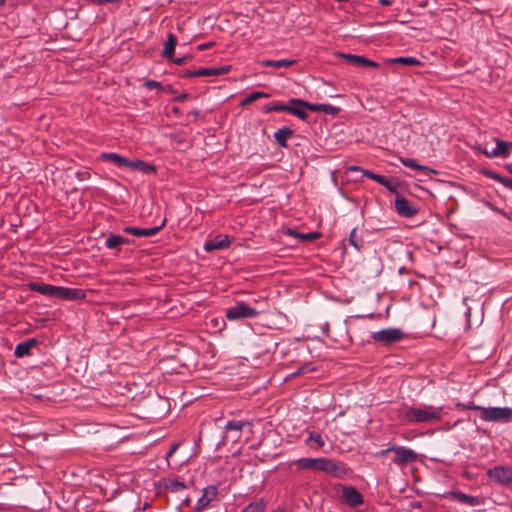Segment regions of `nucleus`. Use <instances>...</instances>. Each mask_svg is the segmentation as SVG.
I'll list each match as a JSON object with an SVG mask.
<instances>
[{
    "mask_svg": "<svg viewBox=\"0 0 512 512\" xmlns=\"http://www.w3.org/2000/svg\"><path fill=\"white\" fill-rule=\"evenodd\" d=\"M339 56L341 58L347 60L348 62L358 65V66H362V63L364 61V56H360V55L340 53Z\"/></svg>",
    "mask_w": 512,
    "mask_h": 512,
    "instance_id": "2f4dec72",
    "label": "nucleus"
},
{
    "mask_svg": "<svg viewBox=\"0 0 512 512\" xmlns=\"http://www.w3.org/2000/svg\"><path fill=\"white\" fill-rule=\"evenodd\" d=\"M162 91L167 92V93H173L174 92L173 87L171 85L163 86V90Z\"/></svg>",
    "mask_w": 512,
    "mask_h": 512,
    "instance_id": "6e6d98bb",
    "label": "nucleus"
},
{
    "mask_svg": "<svg viewBox=\"0 0 512 512\" xmlns=\"http://www.w3.org/2000/svg\"><path fill=\"white\" fill-rule=\"evenodd\" d=\"M137 171H140L143 174H150V173H154L156 171V168H155V166L148 164L141 160V165H139V168Z\"/></svg>",
    "mask_w": 512,
    "mask_h": 512,
    "instance_id": "c9c22d12",
    "label": "nucleus"
},
{
    "mask_svg": "<svg viewBox=\"0 0 512 512\" xmlns=\"http://www.w3.org/2000/svg\"><path fill=\"white\" fill-rule=\"evenodd\" d=\"M342 498L351 507H357L363 503V497L358 490L351 486L342 488Z\"/></svg>",
    "mask_w": 512,
    "mask_h": 512,
    "instance_id": "ddd939ff",
    "label": "nucleus"
},
{
    "mask_svg": "<svg viewBox=\"0 0 512 512\" xmlns=\"http://www.w3.org/2000/svg\"><path fill=\"white\" fill-rule=\"evenodd\" d=\"M380 4L383 6H389L391 4L390 0H379Z\"/></svg>",
    "mask_w": 512,
    "mask_h": 512,
    "instance_id": "13d9d810",
    "label": "nucleus"
},
{
    "mask_svg": "<svg viewBox=\"0 0 512 512\" xmlns=\"http://www.w3.org/2000/svg\"><path fill=\"white\" fill-rule=\"evenodd\" d=\"M296 63V60L291 59H280V60H264L261 62L263 66L266 67H274V68H281V67H288Z\"/></svg>",
    "mask_w": 512,
    "mask_h": 512,
    "instance_id": "5701e85b",
    "label": "nucleus"
},
{
    "mask_svg": "<svg viewBox=\"0 0 512 512\" xmlns=\"http://www.w3.org/2000/svg\"><path fill=\"white\" fill-rule=\"evenodd\" d=\"M37 344L35 338L27 339L26 341L20 342L16 345L14 354L18 358H22L30 354L31 349Z\"/></svg>",
    "mask_w": 512,
    "mask_h": 512,
    "instance_id": "dca6fc26",
    "label": "nucleus"
},
{
    "mask_svg": "<svg viewBox=\"0 0 512 512\" xmlns=\"http://www.w3.org/2000/svg\"><path fill=\"white\" fill-rule=\"evenodd\" d=\"M6 0H0V6L5 3Z\"/></svg>",
    "mask_w": 512,
    "mask_h": 512,
    "instance_id": "0e129e2a",
    "label": "nucleus"
},
{
    "mask_svg": "<svg viewBox=\"0 0 512 512\" xmlns=\"http://www.w3.org/2000/svg\"><path fill=\"white\" fill-rule=\"evenodd\" d=\"M268 97H270V95L268 93H265L262 91H255V92H252L251 94H249L246 98H244L241 102V105L246 106L260 98H268Z\"/></svg>",
    "mask_w": 512,
    "mask_h": 512,
    "instance_id": "a878e982",
    "label": "nucleus"
},
{
    "mask_svg": "<svg viewBox=\"0 0 512 512\" xmlns=\"http://www.w3.org/2000/svg\"><path fill=\"white\" fill-rule=\"evenodd\" d=\"M403 332L398 328H387L382 329L380 331L374 332L372 334V339L375 341L381 342L383 344L389 345L395 343L403 338Z\"/></svg>",
    "mask_w": 512,
    "mask_h": 512,
    "instance_id": "423d86ee",
    "label": "nucleus"
},
{
    "mask_svg": "<svg viewBox=\"0 0 512 512\" xmlns=\"http://www.w3.org/2000/svg\"><path fill=\"white\" fill-rule=\"evenodd\" d=\"M57 292H58V286H54V285H48V287L46 288V292H45V296H49V297H53V298H56L57 297Z\"/></svg>",
    "mask_w": 512,
    "mask_h": 512,
    "instance_id": "a19ab883",
    "label": "nucleus"
},
{
    "mask_svg": "<svg viewBox=\"0 0 512 512\" xmlns=\"http://www.w3.org/2000/svg\"><path fill=\"white\" fill-rule=\"evenodd\" d=\"M188 98H189V94L188 93H182L179 96L175 97L174 101L183 102V101L187 100Z\"/></svg>",
    "mask_w": 512,
    "mask_h": 512,
    "instance_id": "3c124183",
    "label": "nucleus"
},
{
    "mask_svg": "<svg viewBox=\"0 0 512 512\" xmlns=\"http://www.w3.org/2000/svg\"><path fill=\"white\" fill-rule=\"evenodd\" d=\"M101 158L106 161L112 162L117 167H125V163H126V159H127V158H125L119 154H116V153H102Z\"/></svg>",
    "mask_w": 512,
    "mask_h": 512,
    "instance_id": "4be33fe9",
    "label": "nucleus"
},
{
    "mask_svg": "<svg viewBox=\"0 0 512 512\" xmlns=\"http://www.w3.org/2000/svg\"><path fill=\"white\" fill-rule=\"evenodd\" d=\"M144 86L148 89L157 88L163 90V86L160 82H157L155 80H148L144 83Z\"/></svg>",
    "mask_w": 512,
    "mask_h": 512,
    "instance_id": "79ce46f5",
    "label": "nucleus"
},
{
    "mask_svg": "<svg viewBox=\"0 0 512 512\" xmlns=\"http://www.w3.org/2000/svg\"><path fill=\"white\" fill-rule=\"evenodd\" d=\"M306 371H308V367H306V366L300 367L297 371H295L294 373L291 374V377L303 374Z\"/></svg>",
    "mask_w": 512,
    "mask_h": 512,
    "instance_id": "864d4df0",
    "label": "nucleus"
},
{
    "mask_svg": "<svg viewBox=\"0 0 512 512\" xmlns=\"http://www.w3.org/2000/svg\"><path fill=\"white\" fill-rule=\"evenodd\" d=\"M266 505V501L261 498L258 501L252 502L245 506L241 512H264Z\"/></svg>",
    "mask_w": 512,
    "mask_h": 512,
    "instance_id": "393cba45",
    "label": "nucleus"
},
{
    "mask_svg": "<svg viewBox=\"0 0 512 512\" xmlns=\"http://www.w3.org/2000/svg\"><path fill=\"white\" fill-rule=\"evenodd\" d=\"M177 44V38L173 34H169L164 45L162 56L168 59H172L175 47Z\"/></svg>",
    "mask_w": 512,
    "mask_h": 512,
    "instance_id": "aec40b11",
    "label": "nucleus"
},
{
    "mask_svg": "<svg viewBox=\"0 0 512 512\" xmlns=\"http://www.w3.org/2000/svg\"><path fill=\"white\" fill-rule=\"evenodd\" d=\"M288 110V104L287 105H284V104H281V103H272V104H267L265 105L264 107V111L265 112H272V111H275V112H287Z\"/></svg>",
    "mask_w": 512,
    "mask_h": 512,
    "instance_id": "72a5a7b5",
    "label": "nucleus"
},
{
    "mask_svg": "<svg viewBox=\"0 0 512 512\" xmlns=\"http://www.w3.org/2000/svg\"><path fill=\"white\" fill-rule=\"evenodd\" d=\"M48 285L49 284H44V283H30L29 287L32 291H35V292H38V293L44 295Z\"/></svg>",
    "mask_w": 512,
    "mask_h": 512,
    "instance_id": "e433bc0d",
    "label": "nucleus"
},
{
    "mask_svg": "<svg viewBox=\"0 0 512 512\" xmlns=\"http://www.w3.org/2000/svg\"><path fill=\"white\" fill-rule=\"evenodd\" d=\"M386 180H387L386 177L379 175V174H377L376 177H374V181H376L377 183H379L381 185H386Z\"/></svg>",
    "mask_w": 512,
    "mask_h": 512,
    "instance_id": "09e8293b",
    "label": "nucleus"
},
{
    "mask_svg": "<svg viewBox=\"0 0 512 512\" xmlns=\"http://www.w3.org/2000/svg\"><path fill=\"white\" fill-rule=\"evenodd\" d=\"M392 450L395 454L393 462L398 466L408 465L417 460V453L410 448L392 445Z\"/></svg>",
    "mask_w": 512,
    "mask_h": 512,
    "instance_id": "39448f33",
    "label": "nucleus"
},
{
    "mask_svg": "<svg viewBox=\"0 0 512 512\" xmlns=\"http://www.w3.org/2000/svg\"><path fill=\"white\" fill-rule=\"evenodd\" d=\"M218 493L217 487L214 485L207 486L203 489L202 496L198 499L195 506L196 512H201L216 498Z\"/></svg>",
    "mask_w": 512,
    "mask_h": 512,
    "instance_id": "9b49d317",
    "label": "nucleus"
},
{
    "mask_svg": "<svg viewBox=\"0 0 512 512\" xmlns=\"http://www.w3.org/2000/svg\"><path fill=\"white\" fill-rule=\"evenodd\" d=\"M249 423L247 421H236V420H231V421H228L226 426H225V429L227 431H237V432H240L244 426L248 425Z\"/></svg>",
    "mask_w": 512,
    "mask_h": 512,
    "instance_id": "c756f323",
    "label": "nucleus"
},
{
    "mask_svg": "<svg viewBox=\"0 0 512 512\" xmlns=\"http://www.w3.org/2000/svg\"><path fill=\"white\" fill-rule=\"evenodd\" d=\"M462 407L465 408V409H468V410L478 411L480 413V417L482 416V409H484V407H482L480 405H476L474 402H469L467 404H462Z\"/></svg>",
    "mask_w": 512,
    "mask_h": 512,
    "instance_id": "58836bf2",
    "label": "nucleus"
},
{
    "mask_svg": "<svg viewBox=\"0 0 512 512\" xmlns=\"http://www.w3.org/2000/svg\"><path fill=\"white\" fill-rule=\"evenodd\" d=\"M290 103L305 107V109H308L312 112H324L329 115H337L340 111L338 107L329 104H314L298 98H291Z\"/></svg>",
    "mask_w": 512,
    "mask_h": 512,
    "instance_id": "0eeeda50",
    "label": "nucleus"
},
{
    "mask_svg": "<svg viewBox=\"0 0 512 512\" xmlns=\"http://www.w3.org/2000/svg\"><path fill=\"white\" fill-rule=\"evenodd\" d=\"M172 111H173L174 113H176V114H177V113H179V108L174 107V108L172 109Z\"/></svg>",
    "mask_w": 512,
    "mask_h": 512,
    "instance_id": "e2e57ef3",
    "label": "nucleus"
},
{
    "mask_svg": "<svg viewBox=\"0 0 512 512\" xmlns=\"http://www.w3.org/2000/svg\"><path fill=\"white\" fill-rule=\"evenodd\" d=\"M298 469H312L332 474L336 477H343L347 473L346 467L329 458H301L296 461Z\"/></svg>",
    "mask_w": 512,
    "mask_h": 512,
    "instance_id": "f03ea898",
    "label": "nucleus"
},
{
    "mask_svg": "<svg viewBox=\"0 0 512 512\" xmlns=\"http://www.w3.org/2000/svg\"><path fill=\"white\" fill-rule=\"evenodd\" d=\"M272 512H287L285 508L283 507H277L276 509H274Z\"/></svg>",
    "mask_w": 512,
    "mask_h": 512,
    "instance_id": "bf43d9fd",
    "label": "nucleus"
},
{
    "mask_svg": "<svg viewBox=\"0 0 512 512\" xmlns=\"http://www.w3.org/2000/svg\"><path fill=\"white\" fill-rule=\"evenodd\" d=\"M496 147L492 150L483 149L482 153L488 157H507L512 148L511 142L495 139Z\"/></svg>",
    "mask_w": 512,
    "mask_h": 512,
    "instance_id": "f8f14e48",
    "label": "nucleus"
},
{
    "mask_svg": "<svg viewBox=\"0 0 512 512\" xmlns=\"http://www.w3.org/2000/svg\"><path fill=\"white\" fill-rule=\"evenodd\" d=\"M180 444L179 443H174L171 448L169 449V451L167 452L166 454V459L169 460L170 457H172V455L178 450Z\"/></svg>",
    "mask_w": 512,
    "mask_h": 512,
    "instance_id": "a18cd8bd",
    "label": "nucleus"
},
{
    "mask_svg": "<svg viewBox=\"0 0 512 512\" xmlns=\"http://www.w3.org/2000/svg\"><path fill=\"white\" fill-rule=\"evenodd\" d=\"M401 413L409 423H433L441 420L443 407L421 404L404 407Z\"/></svg>",
    "mask_w": 512,
    "mask_h": 512,
    "instance_id": "f257e3e1",
    "label": "nucleus"
},
{
    "mask_svg": "<svg viewBox=\"0 0 512 512\" xmlns=\"http://www.w3.org/2000/svg\"><path fill=\"white\" fill-rule=\"evenodd\" d=\"M86 297V294L81 289L60 287L58 286L57 297L63 300H81Z\"/></svg>",
    "mask_w": 512,
    "mask_h": 512,
    "instance_id": "2eb2a0df",
    "label": "nucleus"
},
{
    "mask_svg": "<svg viewBox=\"0 0 512 512\" xmlns=\"http://www.w3.org/2000/svg\"><path fill=\"white\" fill-rule=\"evenodd\" d=\"M212 45H213V42L203 43V44H200L198 46V49L199 50H204V49H207V48L211 47Z\"/></svg>",
    "mask_w": 512,
    "mask_h": 512,
    "instance_id": "5fc2aeb1",
    "label": "nucleus"
},
{
    "mask_svg": "<svg viewBox=\"0 0 512 512\" xmlns=\"http://www.w3.org/2000/svg\"><path fill=\"white\" fill-rule=\"evenodd\" d=\"M293 135V130L288 127H283L274 133V139L277 144L282 147H287V140Z\"/></svg>",
    "mask_w": 512,
    "mask_h": 512,
    "instance_id": "f3484780",
    "label": "nucleus"
},
{
    "mask_svg": "<svg viewBox=\"0 0 512 512\" xmlns=\"http://www.w3.org/2000/svg\"><path fill=\"white\" fill-rule=\"evenodd\" d=\"M390 452H393L392 450V445L390 447H388L387 449H384V450H381L377 453V456L379 457H385L387 456Z\"/></svg>",
    "mask_w": 512,
    "mask_h": 512,
    "instance_id": "8fccbe9b",
    "label": "nucleus"
},
{
    "mask_svg": "<svg viewBox=\"0 0 512 512\" xmlns=\"http://www.w3.org/2000/svg\"><path fill=\"white\" fill-rule=\"evenodd\" d=\"M230 69V66H222L217 68H200L195 70L194 74H197V76H217L228 73Z\"/></svg>",
    "mask_w": 512,
    "mask_h": 512,
    "instance_id": "6ab92c4d",
    "label": "nucleus"
},
{
    "mask_svg": "<svg viewBox=\"0 0 512 512\" xmlns=\"http://www.w3.org/2000/svg\"><path fill=\"white\" fill-rule=\"evenodd\" d=\"M502 184L505 187L512 189V178L504 177V179L502 180Z\"/></svg>",
    "mask_w": 512,
    "mask_h": 512,
    "instance_id": "603ef678",
    "label": "nucleus"
},
{
    "mask_svg": "<svg viewBox=\"0 0 512 512\" xmlns=\"http://www.w3.org/2000/svg\"><path fill=\"white\" fill-rule=\"evenodd\" d=\"M349 244L356 248L358 251H360L363 247V239L360 235H358L356 228L352 229L349 235Z\"/></svg>",
    "mask_w": 512,
    "mask_h": 512,
    "instance_id": "c85d7f7f",
    "label": "nucleus"
},
{
    "mask_svg": "<svg viewBox=\"0 0 512 512\" xmlns=\"http://www.w3.org/2000/svg\"><path fill=\"white\" fill-rule=\"evenodd\" d=\"M304 108L305 107H301L296 104H291L289 102L287 112L297 116L301 120H306L308 117V114L305 112Z\"/></svg>",
    "mask_w": 512,
    "mask_h": 512,
    "instance_id": "bb28decb",
    "label": "nucleus"
},
{
    "mask_svg": "<svg viewBox=\"0 0 512 512\" xmlns=\"http://www.w3.org/2000/svg\"><path fill=\"white\" fill-rule=\"evenodd\" d=\"M132 241L120 235L110 234L106 240L105 245L108 249H117L122 244H131Z\"/></svg>",
    "mask_w": 512,
    "mask_h": 512,
    "instance_id": "a211bd4d",
    "label": "nucleus"
},
{
    "mask_svg": "<svg viewBox=\"0 0 512 512\" xmlns=\"http://www.w3.org/2000/svg\"><path fill=\"white\" fill-rule=\"evenodd\" d=\"M362 66H367V67H372V68H378L379 67V64L376 63L375 61H372L370 59H367L364 57V61L362 63Z\"/></svg>",
    "mask_w": 512,
    "mask_h": 512,
    "instance_id": "49530a36",
    "label": "nucleus"
},
{
    "mask_svg": "<svg viewBox=\"0 0 512 512\" xmlns=\"http://www.w3.org/2000/svg\"><path fill=\"white\" fill-rule=\"evenodd\" d=\"M139 165H141L140 159H133V160H130L128 158L126 159L125 167H127L131 170H138Z\"/></svg>",
    "mask_w": 512,
    "mask_h": 512,
    "instance_id": "4c0bfd02",
    "label": "nucleus"
},
{
    "mask_svg": "<svg viewBox=\"0 0 512 512\" xmlns=\"http://www.w3.org/2000/svg\"><path fill=\"white\" fill-rule=\"evenodd\" d=\"M287 234L294 236L295 238H297L301 241H307V242L314 241L320 237V233H318V232L299 233L292 229H289L287 231Z\"/></svg>",
    "mask_w": 512,
    "mask_h": 512,
    "instance_id": "412c9836",
    "label": "nucleus"
},
{
    "mask_svg": "<svg viewBox=\"0 0 512 512\" xmlns=\"http://www.w3.org/2000/svg\"><path fill=\"white\" fill-rule=\"evenodd\" d=\"M487 475L501 484H507L512 481V469L503 466L488 469Z\"/></svg>",
    "mask_w": 512,
    "mask_h": 512,
    "instance_id": "9d476101",
    "label": "nucleus"
},
{
    "mask_svg": "<svg viewBox=\"0 0 512 512\" xmlns=\"http://www.w3.org/2000/svg\"><path fill=\"white\" fill-rule=\"evenodd\" d=\"M191 59L190 56H183V57H178V58H172V62L177 64V65H183V64H186L189 60Z\"/></svg>",
    "mask_w": 512,
    "mask_h": 512,
    "instance_id": "c03bdc74",
    "label": "nucleus"
},
{
    "mask_svg": "<svg viewBox=\"0 0 512 512\" xmlns=\"http://www.w3.org/2000/svg\"><path fill=\"white\" fill-rule=\"evenodd\" d=\"M194 73H195V70H194V71H189V70H188V71H186V72L184 73V76H185V77H198V76H197V74H194Z\"/></svg>",
    "mask_w": 512,
    "mask_h": 512,
    "instance_id": "4d7b16f0",
    "label": "nucleus"
},
{
    "mask_svg": "<svg viewBox=\"0 0 512 512\" xmlns=\"http://www.w3.org/2000/svg\"><path fill=\"white\" fill-rule=\"evenodd\" d=\"M395 210L400 216L405 217V218H411V217L415 216L419 211V209L414 204L409 202L404 197L396 198Z\"/></svg>",
    "mask_w": 512,
    "mask_h": 512,
    "instance_id": "6e6552de",
    "label": "nucleus"
},
{
    "mask_svg": "<svg viewBox=\"0 0 512 512\" xmlns=\"http://www.w3.org/2000/svg\"><path fill=\"white\" fill-rule=\"evenodd\" d=\"M350 170H353V171H361L363 176L367 177V178H370L372 180H374V177H376L377 174L369 171V170H363V169H360L359 167L357 166H352L350 167Z\"/></svg>",
    "mask_w": 512,
    "mask_h": 512,
    "instance_id": "ea45409f",
    "label": "nucleus"
},
{
    "mask_svg": "<svg viewBox=\"0 0 512 512\" xmlns=\"http://www.w3.org/2000/svg\"><path fill=\"white\" fill-rule=\"evenodd\" d=\"M165 488L171 492H179L187 488V486L178 479H170L166 482Z\"/></svg>",
    "mask_w": 512,
    "mask_h": 512,
    "instance_id": "cd10ccee",
    "label": "nucleus"
},
{
    "mask_svg": "<svg viewBox=\"0 0 512 512\" xmlns=\"http://www.w3.org/2000/svg\"><path fill=\"white\" fill-rule=\"evenodd\" d=\"M199 111L195 110V111H192L191 114L194 116V117H198L199 116Z\"/></svg>",
    "mask_w": 512,
    "mask_h": 512,
    "instance_id": "052dcab7",
    "label": "nucleus"
},
{
    "mask_svg": "<svg viewBox=\"0 0 512 512\" xmlns=\"http://www.w3.org/2000/svg\"><path fill=\"white\" fill-rule=\"evenodd\" d=\"M453 497L463 503V504H466V505H469V506H475V505H478L479 504V501L476 497H473V496H470V495H467L465 493H462V492H454L453 493Z\"/></svg>",
    "mask_w": 512,
    "mask_h": 512,
    "instance_id": "b1692460",
    "label": "nucleus"
},
{
    "mask_svg": "<svg viewBox=\"0 0 512 512\" xmlns=\"http://www.w3.org/2000/svg\"><path fill=\"white\" fill-rule=\"evenodd\" d=\"M166 219H163L158 226L150 227V228H139V227H124L123 231L125 233L131 234L136 237H151L157 234L165 225Z\"/></svg>",
    "mask_w": 512,
    "mask_h": 512,
    "instance_id": "1a4fd4ad",
    "label": "nucleus"
},
{
    "mask_svg": "<svg viewBox=\"0 0 512 512\" xmlns=\"http://www.w3.org/2000/svg\"><path fill=\"white\" fill-rule=\"evenodd\" d=\"M484 174H485L487 177H489V178H491V179H494V180H496V181H498V182H500V183H502V180L504 179V177L500 176V175H499V174H497V173H494V172H492V171H489V170L484 171Z\"/></svg>",
    "mask_w": 512,
    "mask_h": 512,
    "instance_id": "37998d69",
    "label": "nucleus"
},
{
    "mask_svg": "<svg viewBox=\"0 0 512 512\" xmlns=\"http://www.w3.org/2000/svg\"><path fill=\"white\" fill-rule=\"evenodd\" d=\"M392 63L395 64H403V65H409L414 66L420 64V61L417 60L414 57H398L391 60Z\"/></svg>",
    "mask_w": 512,
    "mask_h": 512,
    "instance_id": "473e14b6",
    "label": "nucleus"
},
{
    "mask_svg": "<svg viewBox=\"0 0 512 512\" xmlns=\"http://www.w3.org/2000/svg\"><path fill=\"white\" fill-rule=\"evenodd\" d=\"M481 419L485 422L507 423L512 419V408L484 407Z\"/></svg>",
    "mask_w": 512,
    "mask_h": 512,
    "instance_id": "20e7f679",
    "label": "nucleus"
},
{
    "mask_svg": "<svg viewBox=\"0 0 512 512\" xmlns=\"http://www.w3.org/2000/svg\"><path fill=\"white\" fill-rule=\"evenodd\" d=\"M309 442H315L317 444L318 448H322L325 445V441L322 438V436L316 432L309 433L307 443H309Z\"/></svg>",
    "mask_w": 512,
    "mask_h": 512,
    "instance_id": "f704fd0d",
    "label": "nucleus"
},
{
    "mask_svg": "<svg viewBox=\"0 0 512 512\" xmlns=\"http://www.w3.org/2000/svg\"><path fill=\"white\" fill-rule=\"evenodd\" d=\"M400 161L404 166L415 169V170H424V171L429 170V168L427 166L420 165L416 162V160L411 159V158H401Z\"/></svg>",
    "mask_w": 512,
    "mask_h": 512,
    "instance_id": "7c9ffc66",
    "label": "nucleus"
},
{
    "mask_svg": "<svg viewBox=\"0 0 512 512\" xmlns=\"http://www.w3.org/2000/svg\"><path fill=\"white\" fill-rule=\"evenodd\" d=\"M506 168L509 171V173L512 174V165H507Z\"/></svg>",
    "mask_w": 512,
    "mask_h": 512,
    "instance_id": "680f3d73",
    "label": "nucleus"
},
{
    "mask_svg": "<svg viewBox=\"0 0 512 512\" xmlns=\"http://www.w3.org/2000/svg\"><path fill=\"white\" fill-rule=\"evenodd\" d=\"M259 311L243 301L236 302L232 307L226 310L225 316L230 321H236L247 318H254L259 315Z\"/></svg>",
    "mask_w": 512,
    "mask_h": 512,
    "instance_id": "7ed1b4c3",
    "label": "nucleus"
},
{
    "mask_svg": "<svg viewBox=\"0 0 512 512\" xmlns=\"http://www.w3.org/2000/svg\"><path fill=\"white\" fill-rule=\"evenodd\" d=\"M383 186H384L386 189H388L389 191H391V192H394V193H396V192H397V187H396V185H395L392 181H390V180H388V179L386 180V185H383Z\"/></svg>",
    "mask_w": 512,
    "mask_h": 512,
    "instance_id": "de8ad7c7",
    "label": "nucleus"
},
{
    "mask_svg": "<svg viewBox=\"0 0 512 512\" xmlns=\"http://www.w3.org/2000/svg\"><path fill=\"white\" fill-rule=\"evenodd\" d=\"M230 244L231 239L228 235H218L204 244V250L211 252L217 249H225L228 248Z\"/></svg>",
    "mask_w": 512,
    "mask_h": 512,
    "instance_id": "4468645a",
    "label": "nucleus"
}]
</instances>
